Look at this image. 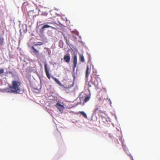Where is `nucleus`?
<instances>
[{
    "instance_id": "14",
    "label": "nucleus",
    "mask_w": 160,
    "mask_h": 160,
    "mask_svg": "<svg viewBox=\"0 0 160 160\" xmlns=\"http://www.w3.org/2000/svg\"><path fill=\"white\" fill-rule=\"evenodd\" d=\"M28 15L29 17L33 18L35 15L34 14V12L32 11H30L28 13Z\"/></svg>"
},
{
    "instance_id": "2",
    "label": "nucleus",
    "mask_w": 160,
    "mask_h": 160,
    "mask_svg": "<svg viewBox=\"0 0 160 160\" xmlns=\"http://www.w3.org/2000/svg\"><path fill=\"white\" fill-rule=\"evenodd\" d=\"M100 81L101 79L98 77L95 78H92L88 83V91L90 92V89H92L93 86L95 87H98V86L99 82Z\"/></svg>"
},
{
    "instance_id": "19",
    "label": "nucleus",
    "mask_w": 160,
    "mask_h": 160,
    "mask_svg": "<svg viewBox=\"0 0 160 160\" xmlns=\"http://www.w3.org/2000/svg\"><path fill=\"white\" fill-rule=\"evenodd\" d=\"M4 43V39L2 37H0V44L2 45H3Z\"/></svg>"
},
{
    "instance_id": "1",
    "label": "nucleus",
    "mask_w": 160,
    "mask_h": 160,
    "mask_svg": "<svg viewBox=\"0 0 160 160\" xmlns=\"http://www.w3.org/2000/svg\"><path fill=\"white\" fill-rule=\"evenodd\" d=\"M21 82L18 80L12 81L11 84L8 85L9 88H6L2 90L3 92L19 93L21 91Z\"/></svg>"
},
{
    "instance_id": "3",
    "label": "nucleus",
    "mask_w": 160,
    "mask_h": 160,
    "mask_svg": "<svg viewBox=\"0 0 160 160\" xmlns=\"http://www.w3.org/2000/svg\"><path fill=\"white\" fill-rule=\"evenodd\" d=\"M73 60V71H74L76 67L77 66V58L76 54H74V56L72 57Z\"/></svg>"
},
{
    "instance_id": "6",
    "label": "nucleus",
    "mask_w": 160,
    "mask_h": 160,
    "mask_svg": "<svg viewBox=\"0 0 160 160\" xmlns=\"http://www.w3.org/2000/svg\"><path fill=\"white\" fill-rule=\"evenodd\" d=\"M51 28L54 29H56V28L55 27H53L52 26L49 25L48 24H45L42 26L41 29V31H43L44 30V29L45 28Z\"/></svg>"
},
{
    "instance_id": "8",
    "label": "nucleus",
    "mask_w": 160,
    "mask_h": 160,
    "mask_svg": "<svg viewBox=\"0 0 160 160\" xmlns=\"http://www.w3.org/2000/svg\"><path fill=\"white\" fill-rule=\"evenodd\" d=\"M32 48L33 49V52L35 53L36 57L38 58L40 57V55L39 53V51L36 50L32 46Z\"/></svg>"
},
{
    "instance_id": "11",
    "label": "nucleus",
    "mask_w": 160,
    "mask_h": 160,
    "mask_svg": "<svg viewBox=\"0 0 160 160\" xmlns=\"http://www.w3.org/2000/svg\"><path fill=\"white\" fill-rule=\"evenodd\" d=\"M123 149L124 151L131 158L132 160H133V157L131 154L129 152L128 150L127 149L126 146L123 147Z\"/></svg>"
},
{
    "instance_id": "4",
    "label": "nucleus",
    "mask_w": 160,
    "mask_h": 160,
    "mask_svg": "<svg viewBox=\"0 0 160 160\" xmlns=\"http://www.w3.org/2000/svg\"><path fill=\"white\" fill-rule=\"evenodd\" d=\"M95 113H98L99 116L104 117L106 116L105 114L103 112L98 110V108H96L94 111Z\"/></svg>"
},
{
    "instance_id": "22",
    "label": "nucleus",
    "mask_w": 160,
    "mask_h": 160,
    "mask_svg": "<svg viewBox=\"0 0 160 160\" xmlns=\"http://www.w3.org/2000/svg\"><path fill=\"white\" fill-rule=\"evenodd\" d=\"M37 44H35V45H37Z\"/></svg>"
},
{
    "instance_id": "7",
    "label": "nucleus",
    "mask_w": 160,
    "mask_h": 160,
    "mask_svg": "<svg viewBox=\"0 0 160 160\" xmlns=\"http://www.w3.org/2000/svg\"><path fill=\"white\" fill-rule=\"evenodd\" d=\"M70 57L69 54L67 55H65L63 57V59L64 61L67 63H69L70 60Z\"/></svg>"
},
{
    "instance_id": "13",
    "label": "nucleus",
    "mask_w": 160,
    "mask_h": 160,
    "mask_svg": "<svg viewBox=\"0 0 160 160\" xmlns=\"http://www.w3.org/2000/svg\"><path fill=\"white\" fill-rule=\"evenodd\" d=\"M55 136L56 138L57 139H59V138H61V133L60 132H57L55 133Z\"/></svg>"
},
{
    "instance_id": "16",
    "label": "nucleus",
    "mask_w": 160,
    "mask_h": 160,
    "mask_svg": "<svg viewBox=\"0 0 160 160\" xmlns=\"http://www.w3.org/2000/svg\"><path fill=\"white\" fill-rule=\"evenodd\" d=\"M53 80L57 82L59 85L62 86V85L61 84L57 78H55L53 77Z\"/></svg>"
},
{
    "instance_id": "12",
    "label": "nucleus",
    "mask_w": 160,
    "mask_h": 160,
    "mask_svg": "<svg viewBox=\"0 0 160 160\" xmlns=\"http://www.w3.org/2000/svg\"><path fill=\"white\" fill-rule=\"evenodd\" d=\"M123 149L124 151L131 158L132 160H133V157L131 154L129 152L128 150L127 149L126 146L123 147Z\"/></svg>"
},
{
    "instance_id": "9",
    "label": "nucleus",
    "mask_w": 160,
    "mask_h": 160,
    "mask_svg": "<svg viewBox=\"0 0 160 160\" xmlns=\"http://www.w3.org/2000/svg\"><path fill=\"white\" fill-rule=\"evenodd\" d=\"M44 69H45V73H46V76H47V77H48V78L49 79H50V75L48 71L47 68V64L46 63L45 64V65H44Z\"/></svg>"
},
{
    "instance_id": "20",
    "label": "nucleus",
    "mask_w": 160,
    "mask_h": 160,
    "mask_svg": "<svg viewBox=\"0 0 160 160\" xmlns=\"http://www.w3.org/2000/svg\"><path fill=\"white\" fill-rule=\"evenodd\" d=\"M90 97H85V98L84 99V102H87L90 99Z\"/></svg>"
},
{
    "instance_id": "10",
    "label": "nucleus",
    "mask_w": 160,
    "mask_h": 160,
    "mask_svg": "<svg viewBox=\"0 0 160 160\" xmlns=\"http://www.w3.org/2000/svg\"><path fill=\"white\" fill-rule=\"evenodd\" d=\"M50 19L51 20H47V23L48 24H50L51 25H53V26H56V25H57V24L55 22L53 21H52V20H53V19H52V18H50Z\"/></svg>"
},
{
    "instance_id": "18",
    "label": "nucleus",
    "mask_w": 160,
    "mask_h": 160,
    "mask_svg": "<svg viewBox=\"0 0 160 160\" xmlns=\"http://www.w3.org/2000/svg\"><path fill=\"white\" fill-rule=\"evenodd\" d=\"M89 70V66L88 65H87V68H86V78H88V76Z\"/></svg>"
},
{
    "instance_id": "21",
    "label": "nucleus",
    "mask_w": 160,
    "mask_h": 160,
    "mask_svg": "<svg viewBox=\"0 0 160 160\" xmlns=\"http://www.w3.org/2000/svg\"><path fill=\"white\" fill-rule=\"evenodd\" d=\"M4 69L3 68H0V74L3 73Z\"/></svg>"
},
{
    "instance_id": "15",
    "label": "nucleus",
    "mask_w": 160,
    "mask_h": 160,
    "mask_svg": "<svg viewBox=\"0 0 160 160\" xmlns=\"http://www.w3.org/2000/svg\"><path fill=\"white\" fill-rule=\"evenodd\" d=\"M79 60L81 62H85L84 58L82 55L80 54Z\"/></svg>"
},
{
    "instance_id": "5",
    "label": "nucleus",
    "mask_w": 160,
    "mask_h": 160,
    "mask_svg": "<svg viewBox=\"0 0 160 160\" xmlns=\"http://www.w3.org/2000/svg\"><path fill=\"white\" fill-rule=\"evenodd\" d=\"M55 106L57 107L58 110L61 113L62 112L65 108L63 105L60 104L59 103H57Z\"/></svg>"
},
{
    "instance_id": "17",
    "label": "nucleus",
    "mask_w": 160,
    "mask_h": 160,
    "mask_svg": "<svg viewBox=\"0 0 160 160\" xmlns=\"http://www.w3.org/2000/svg\"><path fill=\"white\" fill-rule=\"evenodd\" d=\"M79 113L82 115L85 118H88L86 114L84 112L80 111L79 112Z\"/></svg>"
}]
</instances>
